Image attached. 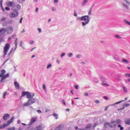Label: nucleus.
<instances>
[{
    "label": "nucleus",
    "mask_w": 130,
    "mask_h": 130,
    "mask_svg": "<svg viewBox=\"0 0 130 130\" xmlns=\"http://www.w3.org/2000/svg\"><path fill=\"white\" fill-rule=\"evenodd\" d=\"M24 96H26V98L28 99L26 102H25L22 104V106L23 107H27V106H30V105H32V104H34L36 101L33 98L35 96L34 93H31L28 91H23L21 93V96L20 99H22V97H24Z\"/></svg>",
    "instance_id": "nucleus-1"
},
{
    "label": "nucleus",
    "mask_w": 130,
    "mask_h": 130,
    "mask_svg": "<svg viewBox=\"0 0 130 130\" xmlns=\"http://www.w3.org/2000/svg\"><path fill=\"white\" fill-rule=\"evenodd\" d=\"M88 15H84L81 17H77L76 18V21H82L81 25L82 27H86L90 21H91V18L89 16H92V8H90L88 13Z\"/></svg>",
    "instance_id": "nucleus-2"
},
{
    "label": "nucleus",
    "mask_w": 130,
    "mask_h": 130,
    "mask_svg": "<svg viewBox=\"0 0 130 130\" xmlns=\"http://www.w3.org/2000/svg\"><path fill=\"white\" fill-rule=\"evenodd\" d=\"M5 74H6V70H3L1 71V73L0 74V78H1L0 83H3V81H4V80H6L7 78H9L10 77V74H7L6 75H5Z\"/></svg>",
    "instance_id": "nucleus-3"
},
{
    "label": "nucleus",
    "mask_w": 130,
    "mask_h": 130,
    "mask_svg": "<svg viewBox=\"0 0 130 130\" xmlns=\"http://www.w3.org/2000/svg\"><path fill=\"white\" fill-rule=\"evenodd\" d=\"M15 117H12L9 120L7 121V123H4L0 125V129H4L5 127H7L9 124H11L13 121H14Z\"/></svg>",
    "instance_id": "nucleus-4"
},
{
    "label": "nucleus",
    "mask_w": 130,
    "mask_h": 130,
    "mask_svg": "<svg viewBox=\"0 0 130 130\" xmlns=\"http://www.w3.org/2000/svg\"><path fill=\"white\" fill-rule=\"evenodd\" d=\"M11 48V45L10 44H6L4 47L3 53H4V56H6L7 54H8V52H9V50H10V48Z\"/></svg>",
    "instance_id": "nucleus-5"
},
{
    "label": "nucleus",
    "mask_w": 130,
    "mask_h": 130,
    "mask_svg": "<svg viewBox=\"0 0 130 130\" xmlns=\"http://www.w3.org/2000/svg\"><path fill=\"white\" fill-rule=\"evenodd\" d=\"M19 16V12L17 11H13L10 14V18H16Z\"/></svg>",
    "instance_id": "nucleus-6"
},
{
    "label": "nucleus",
    "mask_w": 130,
    "mask_h": 130,
    "mask_svg": "<svg viewBox=\"0 0 130 130\" xmlns=\"http://www.w3.org/2000/svg\"><path fill=\"white\" fill-rule=\"evenodd\" d=\"M12 11H16L17 12H18L19 10H21V6H20V5L19 4H15L14 3V5L13 8H12Z\"/></svg>",
    "instance_id": "nucleus-7"
},
{
    "label": "nucleus",
    "mask_w": 130,
    "mask_h": 130,
    "mask_svg": "<svg viewBox=\"0 0 130 130\" xmlns=\"http://www.w3.org/2000/svg\"><path fill=\"white\" fill-rule=\"evenodd\" d=\"M15 3L14 2L8 1L6 3V6L9 8H13Z\"/></svg>",
    "instance_id": "nucleus-8"
},
{
    "label": "nucleus",
    "mask_w": 130,
    "mask_h": 130,
    "mask_svg": "<svg viewBox=\"0 0 130 130\" xmlns=\"http://www.w3.org/2000/svg\"><path fill=\"white\" fill-rule=\"evenodd\" d=\"M38 119V117L35 116L31 118L29 124H33L35 122H36V120Z\"/></svg>",
    "instance_id": "nucleus-9"
},
{
    "label": "nucleus",
    "mask_w": 130,
    "mask_h": 130,
    "mask_svg": "<svg viewBox=\"0 0 130 130\" xmlns=\"http://www.w3.org/2000/svg\"><path fill=\"white\" fill-rule=\"evenodd\" d=\"M13 30L14 28H13V26H10L6 28V32H7L8 34L12 33Z\"/></svg>",
    "instance_id": "nucleus-10"
},
{
    "label": "nucleus",
    "mask_w": 130,
    "mask_h": 130,
    "mask_svg": "<svg viewBox=\"0 0 130 130\" xmlns=\"http://www.w3.org/2000/svg\"><path fill=\"white\" fill-rule=\"evenodd\" d=\"M126 100H127V98H125L124 99V100H122L119 102H117L116 103L112 104L111 105H110V106H115V105H117V104H119L120 103H121V102H124V101H126Z\"/></svg>",
    "instance_id": "nucleus-11"
},
{
    "label": "nucleus",
    "mask_w": 130,
    "mask_h": 130,
    "mask_svg": "<svg viewBox=\"0 0 130 130\" xmlns=\"http://www.w3.org/2000/svg\"><path fill=\"white\" fill-rule=\"evenodd\" d=\"M110 127H116V121L112 120L111 121Z\"/></svg>",
    "instance_id": "nucleus-12"
},
{
    "label": "nucleus",
    "mask_w": 130,
    "mask_h": 130,
    "mask_svg": "<svg viewBox=\"0 0 130 130\" xmlns=\"http://www.w3.org/2000/svg\"><path fill=\"white\" fill-rule=\"evenodd\" d=\"M122 123V121H121V120H120V119L116 120V123H117V124H118V127H120V124Z\"/></svg>",
    "instance_id": "nucleus-13"
},
{
    "label": "nucleus",
    "mask_w": 130,
    "mask_h": 130,
    "mask_svg": "<svg viewBox=\"0 0 130 130\" xmlns=\"http://www.w3.org/2000/svg\"><path fill=\"white\" fill-rule=\"evenodd\" d=\"M9 117H10V114H6L3 116V118H4V120H8V119H9Z\"/></svg>",
    "instance_id": "nucleus-14"
},
{
    "label": "nucleus",
    "mask_w": 130,
    "mask_h": 130,
    "mask_svg": "<svg viewBox=\"0 0 130 130\" xmlns=\"http://www.w3.org/2000/svg\"><path fill=\"white\" fill-rule=\"evenodd\" d=\"M52 116H53L55 119H58V118H59V117H58V114L55 113H54L52 114Z\"/></svg>",
    "instance_id": "nucleus-15"
},
{
    "label": "nucleus",
    "mask_w": 130,
    "mask_h": 130,
    "mask_svg": "<svg viewBox=\"0 0 130 130\" xmlns=\"http://www.w3.org/2000/svg\"><path fill=\"white\" fill-rule=\"evenodd\" d=\"M14 85H15V87H16V89H19L20 84H19V83L17 81H15L14 82Z\"/></svg>",
    "instance_id": "nucleus-16"
},
{
    "label": "nucleus",
    "mask_w": 130,
    "mask_h": 130,
    "mask_svg": "<svg viewBox=\"0 0 130 130\" xmlns=\"http://www.w3.org/2000/svg\"><path fill=\"white\" fill-rule=\"evenodd\" d=\"M5 32H7V28H3L0 29V34H3V33H5Z\"/></svg>",
    "instance_id": "nucleus-17"
},
{
    "label": "nucleus",
    "mask_w": 130,
    "mask_h": 130,
    "mask_svg": "<svg viewBox=\"0 0 130 130\" xmlns=\"http://www.w3.org/2000/svg\"><path fill=\"white\" fill-rule=\"evenodd\" d=\"M121 61H122V62H123L124 63H129V61L126 60V59L122 58L121 59Z\"/></svg>",
    "instance_id": "nucleus-18"
},
{
    "label": "nucleus",
    "mask_w": 130,
    "mask_h": 130,
    "mask_svg": "<svg viewBox=\"0 0 130 130\" xmlns=\"http://www.w3.org/2000/svg\"><path fill=\"white\" fill-rule=\"evenodd\" d=\"M128 106H129V104H124L123 105V108L120 109V110H122V109H124V108H126V107H128Z\"/></svg>",
    "instance_id": "nucleus-19"
},
{
    "label": "nucleus",
    "mask_w": 130,
    "mask_h": 130,
    "mask_svg": "<svg viewBox=\"0 0 130 130\" xmlns=\"http://www.w3.org/2000/svg\"><path fill=\"white\" fill-rule=\"evenodd\" d=\"M125 124H128V125H130V119L127 118L125 120Z\"/></svg>",
    "instance_id": "nucleus-20"
},
{
    "label": "nucleus",
    "mask_w": 130,
    "mask_h": 130,
    "mask_svg": "<svg viewBox=\"0 0 130 130\" xmlns=\"http://www.w3.org/2000/svg\"><path fill=\"white\" fill-rule=\"evenodd\" d=\"M62 125H60L58 126L55 130H62Z\"/></svg>",
    "instance_id": "nucleus-21"
},
{
    "label": "nucleus",
    "mask_w": 130,
    "mask_h": 130,
    "mask_svg": "<svg viewBox=\"0 0 130 130\" xmlns=\"http://www.w3.org/2000/svg\"><path fill=\"white\" fill-rule=\"evenodd\" d=\"M88 2H89V0H84L83 2L81 3V6H85V5H86Z\"/></svg>",
    "instance_id": "nucleus-22"
},
{
    "label": "nucleus",
    "mask_w": 130,
    "mask_h": 130,
    "mask_svg": "<svg viewBox=\"0 0 130 130\" xmlns=\"http://www.w3.org/2000/svg\"><path fill=\"white\" fill-rule=\"evenodd\" d=\"M14 44H15V49L14 50H16V49H17V46L18 45V39H16Z\"/></svg>",
    "instance_id": "nucleus-23"
},
{
    "label": "nucleus",
    "mask_w": 130,
    "mask_h": 130,
    "mask_svg": "<svg viewBox=\"0 0 130 130\" xmlns=\"http://www.w3.org/2000/svg\"><path fill=\"white\" fill-rule=\"evenodd\" d=\"M124 23H125V24H126V25H128L129 26H130V22L129 21H128V20L124 19Z\"/></svg>",
    "instance_id": "nucleus-24"
},
{
    "label": "nucleus",
    "mask_w": 130,
    "mask_h": 130,
    "mask_svg": "<svg viewBox=\"0 0 130 130\" xmlns=\"http://www.w3.org/2000/svg\"><path fill=\"white\" fill-rule=\"evenodd\" d=\"M115 37L117 38V39H121V38H122L121 36L119 35H115Z\"/></svg>",
    "instance_id": "nucleus-25"
},
{
    "label": "nucleus",
    "mask_w": 130,
    "mask_h": 130,
    "mask_svg": "<svg viewBox=\"0 0 130 130\" xmlns=\"http://www.w3.org/2000/svg\"><path fill=\"white\" fill-rule=\"evenodd\" d=\"M110 123L108 122H106L105 123V127H108L109 126L110 127Z\"/></svg>",
    "instance_id": "nucleus-26"
},
{
    "label": "nucleus",
    "mask_w": 130,
    "mask_h": 130,
    "mask_svg": "<svg viewBox=\"0 0 130 130\" xmlns=\"http://www.w3.org/2000/svg\"><path fill=\"white\" fill-rule=\"evenodd\" d=\"M74 55V54H73V53H69L68 54H67V56L68 57H72V56H73Z\"/></svg>",
    "instance_id": "nucleus-27"
},
{
    "label": "nucleus",
    "mask_w": 130,
    "mask_h": 130,
    "mask_svg": "<svg viewBox=\"0 0 130 130\" xmlns=\"http://www.w3.org/2000/svg\"><path fill=\"white\" fill-rule=\"evenodd\" d=\"M42 87H43L44 91H45V92H46V85H45V84H43Z\"/></svg>",
    "instance_id": "nucleus-28"
},
{
    "label": "nucleus",
    "mask_w": 130,
    "mask_h": 130,
    "mask_svg": "<svg viewBox=\"0 0 130 130\" xmlns=\"http://www.w3.org/2000/svg\"><path fill=\"white\" fill-rule=\"evenodd\" d=\"M66 56V53L65 52H62L60 55L61 58H62L63 56Z\"/></svg>",
    "instance_id": "nucleus-29"
},
{
    "label": "nucleus",
    "mask_w": 130,
    "mask_h": 130,
    "mask_svg": "<svg viewBox=\"0 0 130 130\" xmlns=\"http://www.w3.org/2000/svg\"><path fill=\"white\" fill-rule=\"evenodd\" d=\"M51 67H52V64L51 63H49L48 64V66H47V69H50L51 68Z\"/></svg>",
    "instance_id": "nucleus-30"
},
{
    "label": "nucleus",
    "mask_w": 130,
    "mask_h": 130,
    "mask_svg": "<svg viewBox=\"0 0 130 130\" xmlns=\"http://www.w3.org/2000/svg\"><path fill=\"white\" fill-rule=\"evenodd\" d=\"M122 5L124 8H125V9H128V6H127L125 4L122 3Z\"/></svg>",
    "instance_id": "nucleus-31"
},
{
    "label": "nucleus",
    "mask_w": 130,
    "mask_h": 130,
    "mask_svg": "<svg viewBox=\"0 0 130 130\" xmlns=\"http://www.w3.org/2000/svg\"><path fill=\"white\" fill-rule=\"evenodd\" d=\"M4 27H6V26H7V25H8V22H6V21H3V22L2 23Z\"/></svg>",
    "instance_id": "nucleus-32"
},
{
    "label": "nucleus",
    "mask_w": 130,
    "mask_h": 130,
    "mask_svg": "<svg viewBox=\"0 0 130 130\" xmlns=\"http://www.w3.org/2000/svg\"><path fill=\"white\" fill-rule=\"evenodd\" d=\"M123 90L125 93H127V88H126V87H123Z\"/></svg>",
    "instance_id": "nucleus-33"
},
{
    "label": "nucleus",
    "mask_w": 130,
    "mask_h": 130,
    "mask_svg": "<svg viewBox=\"0 0 130 130\" xmlns=\"http://www.w3.org/2000/svg\"><path fill=\"white\" fill-rule=\"evenodd\" d=\"M37 30H38L39 33H42V29H41V28L38 27L37 28Z\"/></svg>",
    "instance_id": "nucleus-34"
},
{
    "label": "nucleus",
    "mask_w": 130,
    "mask_h": 130,
    "mask_svg": "<svg viewBox=\"0 0 130 130\" xmlns=\"http://www.w3.org/2000/svg\"><path fill=\"white\" fill-rule=\"evenodd\" d=\"M110 105H112V104H111V105H109L108 106H107V107H106L105 108V111H107V110H108V108H109V107H110V106H110Z\"/></svg>",
    "instance_id": "nucleus-35"
},
{
    "label": "nucleus",
    "mask_w": 130,
    "mask_h": 130,
    "mask_svg": "<svg viewBox=\"0 0 130 130\" xmlns=\"http://www.w3.org/2000/svg\"><path fill=\"white\" fill-rule=\"evenodd\" d=\"M7 20L6 17H3L2 19L0 20L1 22H5V21Z\"/></svg>",
    "instance_id": "nucleus-36"
},
{
    "label": "nucleus",
    "mask_w": 130,
    "mask_h": 130,
    "mask_svg": "<svg viewBox=\"0 0 130 130\" xmlns=\"http://www.w3.org/2000/svg\"><path fill=\"white\" fill-rule=\"evenodd\" d=\"M14 50V48H12L10 51L9 52L8 55H11L12 54V52H13V51Z\"/></svg>",
    "instance_id": "nucleus-37"
},
{
    "label": "nucleus",
    "mask_w": 130,
    "mask_h": 130,
    "mask_svg": "<svg viewBox=\"0 0 130 130\" xmlns=\"http://www.w3.org/2000/svg\"><path fill=\"white\" fill-rule=\"evenodd\" d=\"M92 127V125L91 124H88L86 127V128H90V127Z\"/></svg>",
    "instance_id": "nucleus-38"
},
{
    "label": "nucleus",
    "mask_w": 130,
    "mask_h": 130,
    "mask_svg": "<svg viewBox=\"0 0 130 130\" xmlns=\"http://www.w3.org/2000/svg\"><path fill=\"white\" fill-rule=\"evenodd\" d=\"M76 58H81V57H82V55H80V54L77 55L76 56Z\"/></svg>",
    "instance_id": "nucleus-39"
},
{
    "label": "nucleus",
    "mask_w": 130,
    "mask_h": 130,
    "mask_svg": "<svg viewBox=\"0 0 130 130\" xmlns=\"http://www.w3.org/2000/svg\"><path fill=\"white\" fill-rule=\"evenodd\" d=\"M56 11V7H52V12H55Z\"/></svg>",
    "instance_id": "nucleus-40"
},
{
    "label": "nucleus",
    "mask_w": 130,
    "mask_h": 130,
    "mask_svg": "<svg viewBox=\"0 0 130 130\" xmlns=\"http://www.w3.org/2000/svg\"><path fill=\"white\" fill-rule=\"evenodd\" d=\"M15 127H12L8 128L7 129V130H15Z\"/></svg>",
    "instance_id": "nucleus-41"
},
{
    "label": "nucleus",
    "mask_w": 130,
    "mask_h": 130,
    "mask_svg": "<svg viewBox=\"0 0 130 130\" xmlns=\"http://www.w3.org/2000/svg\"><path fill=\"white\" fill-rule=\"evenodd\" d=\"M125 1V2L128 5V6H130V2H128L127 0H123Z\"/></svg>",
    "instance_id": "nucleus-42"
},
{
    "label": "nucleus",
    "mask_w": 130,
    "mask_h": 130,
    "mask_svg": "<svg viewBox=\"0 0 130 130\" xmlns=\"http://www.w3.org/2000/svg\"><path fill=\"white\" fill-rule=\"evenodd\" d=\"M29 44H31V45L34 44V41L32 40L29 41Z\"/></svg>",
    "instance_id": "nucleus-43"
},
{
    "label": "nucleus",
    "mask_w": 130,
    "mask_h": 130,
    "mask_svg": "<svg viewBox=\"0 0 130 130\" xmlns=\"http://www.w3.org/2000/svg\"><path fill=\"white\" fill-rule=\"evenodd\" d=\"M56 62H57V63H58V64H59V63H60V61L59 60V59H57L56 60Z\"/></svg>",
    "instance_id": "nucleus-44"
},
{
    "label": "nucleus",
    "mask_w": 130,
    "mask_h": 130,
    "mask_svg": "<svg viewBox=\"0 0 130 130\" xmlns=\"http://www.w3.org/2000/svg\"><path fill=\"white\" fill-rule=\"evenodd\" d=\"M74 17L78 16V13L76 11L74 12Z\"/></svg>",
    "instance_id": "nucleus-45"
},
{
    "label": "nucleus",
    "mask_w": 130,
    "mask_h": 130,
    "mask_svg": "<svg viewBox=\"0 0 130 130\" xmlns=\"http://www.w3.org/2000/svg\"><path fill=\"white\" fill-rule=\"evenodd\" d=\"M37 112H38V113H39V114H40L42 112L40 110H37Z\"/></svg>",
    "instance_id": "nucleus-46"
},
{
    "label": "nucleus",
    "mask_w": 130,
    "mask_h": 130,
    "mask_svg": "<svg viewBox=\"0 0 130 130\" xmlns=\"http://www.w3.org/2000/svg\"><path fill=\"white\" fill-rule=\"evenodd\" d=\"M95 103H96V104H99V103H100V101H99V100H96L95 101Z\"/></svg>",
    "instance_id": "nucleus-47"
},
{
    "label": "nucleus",
    "mask_w": 130,
    "mask_h": 130,
    "mask_svg": "<svg viewBox=\"0 0 130 130\" xmlns=\"http://www.w3.org/2000/svg\"><path fill=\"white\" fill-rule=\"evenodd\" d=\"M39 11V9L38 8H37L35 10V13H38Z\"/></svg>",
    "instance_id": "nucleus-48"
},
{
    "label": "nucleus",
    "mask_w": 130,
    "mask_h": 130,
    "mask_svg": "<svg viewBox=\"0 0 130 130\" xmlns=\"http://www.w3.org/2000/svg\"><path fill=\"white\" fill-rule=\"evenodd\" d=\"M5 10H6V11H10V7H6V8H5Z\"/></svg>",
    "instance_id": "nucleus-49"
},
{
    "label": "nucleus",
    "mask_w": 130,
    "mask_h": 130,
    "mask_svg": "<svg viewBox=\"0 0 130 130\" xmlns=\"http://www.w3.org/2000/svg\"><path fill=\"white\" fill-rule=\"evenodd\" d=\"M125 76V77H128V78H130V74H126Z\"/></svg>",
    "instance_id": "nucleus-50"
},
{
    "label": "nucleus",
    "mask_w": 130,
    "mask_h": 130,
    "mask_svg": "<svg viewBox=\"0 0 130 130\" xmlns=\"http://www.w3.org/2000/svg\"><path fill=\"white\" fill-rule=\"evenodd\" d=\"M84 96H89V93H88V92L84 93Z\"/></svg>",
    "instance_id": "nucleus-51"
},
{
    "label": "nucleus",
    "mask_w": 130,
    "mask_h": 130,
    "mask_svg": "<svg viewBox=\"0 0 130 130\" xmlns=\"http://www.w3.org/2000/svg\"><path fill=\"white\" fill-rule=\"evenodd\" d=\"M58 3V0H54V4H57Z\"/></svg>",
    "instance_id": "nucleus-52"
},
{
    "label": "nucleus",
    "mask_w": 130,
    "mask_h": 130,
    "mask_svg": "<svg viewBox=\"0 0 130 130\" xmlns=\"http://www.w3.org/2000/svg\"><path fill=\"white\" fill-rule=\"evenodd\" d=\"M62 103H63L64 105H67V104H66V102L63 100H62Z\"/></svg>",
    "instance_id": "nucleus-53"
},
{
    "label": "nucleus",
    "mask_w": 130,
    "mask_h": 130,
    "mask_svg": "<svg viewBox=\"0 0 130 130\" xmlns=\"http://www.w3.org/2000/svg\"><path fill=\"white\" fill-rule=\"evenodd\" d=\"M74 87L75 89H79V85H75Z\"/></svg>",
    "instance_id": "nucleus-54"
},
{
    "label": "nucleus",
    "mask_w": 130,
    "mask_h": 130,
    "mask_svg": "<svg viewBox=\"0 0 130 130\" xmlns=\"http://www.w3.org/2000/svg\"><path fill=\"white\" fill-rule=\"evenodd\" d=\"M104 99H105L106 100H109L107 96H104Z\"/></svg>",
    "instance_id": "nucleus-55"
},
{
    "label": "nucleus",
    "mask_w": 130,
    "mask_h": 130,
    "mask_svg": "<svg viewBox=\"0 0 130 130\" xmlns=\"http://www.w3.org/2000/svg\"><path fill=\"white\" fill-rule=\"evenodd\" d=\"M7 95V92H4L3 98H5L6 96Z\"/></svg>",
    "instance_id": "nucleus-56"
},
{
    "label": "nucleus",
    "mask_w": 130,
    "mask_h": 130,
    "mask_svg": "<svg viewBox=\"0 0 130 130\" xmlns=\"http://www.w3.org/2000/svg\"><path fill=\"white\" fill-rule=\"evenodd\" d=\"M34 3H35V4H37V3H38V0H34Z\"/></svg>",
    "instance_id": "nucleus-57"
},
{
    "label": "nucleus",
    "mask_w": 130,
    "mask_h": 130,
    "mask_svg": "<svg viewBox=\"0 0 130 130\" xmlns=\"http://www.w3.org/2000/svg\"><path fill=\"white\" fill-rule=\"evenodd\" d=\"M70 109L69 108H67L66 109V111L67 112H70Z\"/></svg>",
    "instance_id": "nucleus-58"
},
{
    "label": "nucleus",
    "mask_w": 130,
    "mask_h": 130,
    "mask_svg": "<svg viewBox=\"0 0 130 130\" xmlns=\"http://www.w3.org/2000/svg\"><path fill=\"white\" fill-rule=\"evenodd\" d=\"M120 130H123V127H121V125H120Z\"/></svg>",
    "instance_id": "nucleus-59"
},
{
    "label": "nucleus",
    "mask_w": 130,
    "mask_h": 130,
    "mask_svg": "<svg viewBox=\"0 0 130 130\" xmlns=\"http://www.w3.org/2000/svg\"><path fill=\"white\" fill-rule=\"evenodd\" d=\"M22 21H23V17H22L21 19H20V23H22Z\"/></svg>",
    "instance_id": "nucleus-60"
},
{
    "label": "nucleus",
    "mask_w": 130,
    "mask_h": 130,
    "mask_svg": "<svg viewBox=\"0 0 130 130\" xmlns=\"http://www.w3.org/2000/svg\"><path fill=\"white\" fill-rule=\"evenodd\" d=\"M70 92H71L72 94H74V90H70Z\"/></svg>",
    "instance_id": "nucleus-61"
},
{
    "label": "nucleus",
    "mask_w": 130,
    "mask_h": 130,
    "mask_svg": "<svg viewBox=\"0 0 130 130\" xmlns=\"http://www.w3.org/2000/svg\"><path fill=\"white\" fill-rule=\"evenodd\" d=\"M2 41H3V38L0 36V42H2Z\"/></svg>",
    "instance_id": "nucleus-62"
},
{
    "label": "nucleus",
    "mask_w": 130,
    "mask_h": 130,
    "mask_svg": "<svg viewBox=\"0 0 130 130\" xmlns=\"http://www.w3.org/2000/svg\"><path fill=\"white\" fill-rule=\"evenodd\" d=\"M36 48V47H34L32 49H31V51H33V50H34V49H35Z\"/></svg>",
    "instance_id": "nucleus-63"
},
{
    "label": "nucleus",
    "mask_w": 130,
    "mask_h": 130,
    "mask_svg": "<svg viewBox=\"0 0 130 130\" xmlns=\"http://www.w3.org/2000/svg\"><path fill=\"white\" fill-rule=\"evenodd\" d=\"M25 29H23L22 31H21V33H24Z\"/></svg>",
    "instance_id": "nucleus-64"
}]
</instances>
